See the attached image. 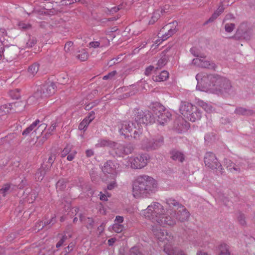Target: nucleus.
Wrapping results in <instances>:
<instances>
[{"label":"nucleus","instance_id":"1","mask_svg":"<svg viewBox=\"0 0 255 255\" xmlns=\"http://www.w3.org/2000/svg\"><path fill=\"white\" fill-rule=\"evenodd\" d=\"M196 89L201 91H210L216 94L233 95L234 88L227 78L217 75H208L200 73L196 75Z\"/></svg>","mask_w":255,"mask_h":255},{"label":"nucleus","instance_id":"2","mask_svg":"<svg viewBox=\"0 0 255 255\" xmlns=\"http://www.w3.org/2000/svg\"><path fill=\"white\" fill-rule=\"evenodd\" d=\"M165 212L163 206L158 202H153L146 209L142 210L141 214L160 226L173 227L174 220L169 217L167 212L166 214Z\"/></svg>","mask_w":255,"mask_h":255},{"label":"nucleus","instance_id":"3","mask_svg":"<svg viewBox=\"0 0 255 255\" xmlns=\"http://www.w3.org/2000/svg\"><path fill=\"white\" fill-rule=\"evenodd\" d=\"M157 189L156 181L148 175L138 176L132 184V194L136 198L146 197L154 193Z\"/></svg>","mask_w":255,"mask_h":255},{"label":"nucleus","instance_id":"4","mask_svg":"<svg viewBox=\"0 0 255 255\" xmlns=\"http://www.w3.org/2000/svg\"><path fill=\"white\" fill-rule=\"evenodd\" d=\"M152 231L157 240L164 243L163 251L166 255H187L182 250L172 247L173 236L166 230L162 229L157 225H155L152 226Z\"/></svg>","mask_w":255,"mask_h":255},{"label":"nucleus","instance_id":"5","mask_svg":"<svg viewBox=\"0 0 255 255\" xmlns=\"http://www.w3.org/2000/svg\"><path fill=\"white\" fill-rule=\"evenodd\" d=\"M165 202L167 205L166 209L169 217L175 221L174 226L177 221L184 222L188 220L190 213L186 208L178 201L172 198L166 199Z\"/></svg>","mask_w":255,"mask_h":255},{"label":"nucleus","instance_id":"6","mask_svg":"<svg viewBox=\"0 0 255 255\" xmlns=\"http://www.w3.org/2000/svg\"><path fill=\"white\" fill-rule=\"evenodd\" d=\"M180 112L186 119L194 122L201 118V111L195 106L187 102H182Z\"/></svg>","mask_w":255,"mask_h":255},{"label":"nucleus","instance_id":"7","mask_svg":"<svg viewBox=\"0 0 255 255\" xmlns=\"http://www.w3.org/2000/svg\"><path fill=\"white\" fill-rule=\"evenodd\" d=\"M134 121L136 123L138 129L140 128L141 125L153 123L155 121V118L152 113L149 111L143 112L142 110L136 109L134 110Z\"/></svg>","mask_w":255,"mask_h":255},{"label":"nucleus","instance_id":"8","mask_svg":"<svg viewBox=\"0 0 255 255\" xmlns=\"http://www.w3.org/2000/svg\"><path fill=\"white\" fill-rule=\"evenodd\" d=\"M118 128L119 132L121 134L128 136L129 133H131V131L134 129L133 137L134 138H137L139 133H141L140 129L137 126L136 123L133 121H124L118 125Z\"/></svg>","mask_w":255,"mask_h":255},{"label":"nucleus","instance_id":"9","mask_svg":"<svg viewBox=\"0 0 255 255\" xmlns=\"http://www.w3.org/2000/svg\"><path fill=\"white\" fill-rule=\"evenodd\" d=\"M149 157L146 153L139 154L128 157L127 166H130L134 169H141L145 167L148 162Z\"/></svg>","mask_w":255,"mask_h":255},{"label":"nucleus","instance_id":"10","mask_svg":"<svg viewBox=\"0 0 255 255\" xmlns=\"http://www.w3.org/2000/svg\"><path fill=\"white\" fill-rule=\"evenodd\" d=\"M163 143V137L156 135L143 139L142 140L141 146L143 149L147 150H153L160 147Z\"/></svg>","mask_w":255,"mask_h":255},{"label":"nucleus","instance_id":"11","mask_svg":"<svg viewBox=\"0 0 255 255\" xmlns=\"http://www.w3.org/2000/svg\"><path fill=\"white\" fill-rule=\"evenodd\" d=\"M204 162L208 168L216 169L221 174L223 170L222 165L218 161L215 154L212 152H207L204 156Z\"/></svg>","mask_w":255,"mask_h":255},{"label":"nucleus","instance_id":"12","mask_svg":"<svg viewBox=\"0 0 255 255\" xmlns=\"http://www.w3.org/2000/svg\"><path fill=\"white\" fill-rule=\"evenodd\" d=\"M119 168V165L116 161L110 160L104 163L102 170L105 174H112L115 177L118 174Z\"/></svg>","mask_w":255,"mask_h":255},{"label":"nucleus","instance_id":"13","mask_svg":"<svg viewBox=\"0 0 255 255\" xmlns=\"http://www.w3.org/2000/svg\"><path fill=\"white\" fill-rule=\"evenodd\" d=\"M252 32L247 23H242L238 28L235 37L238 39H244L246 40L251 38Z\"/></svg>","mask_w":255,"mask_h":255},{"label":"nucleus","instance_id":"14","mask_svg":"<svg viewBox=\"0 0 255 255\" xmlns=\"http://www.w3.org/2000/svg\"><path fill=\"white\" fill-rule=\"evenodd\" d=\"M206 56L204 58H196L192 60V63L200 67L207 68L209 69L215 70L217 66L212 61L205 59Z\"/></svg>","mask_w":255,"mask_h":255},{"label":"nucleus","instance_id":"15","mask_svg":"<svg viewBox=\"0 0 255 255\" xmlns=\"http://www.w3.org/2000/svg\"><path fill=\"white\" fill-rule=\"evenodd\" d=\"M37 91H41V98L50 96L55 93L54 84L53 83H51L40 86Z\"/></svg>","mask_w":255,"mask_h":255},{"label":"nucleus","instance_id":"16","mask_svg":"<svg viewBox=\"0 0 255 255\" xmlns=\"http://www.w3.org/2000/svg\"><path fill=\"white\" fill-rule=\"evenodd\" d=\"M155 115L157 122L161 125H164L169 121L171 117V114L166 110L163 111L159 110L158 112L155 113Z\"/></svg>","mask_w":255,"mask_h":255},{"label":"nucleus","instance_id":"17","mask_svg":"<svg viewBox=\"0 0 255 255\" xmlns=\"http://www.w3.org/2000/svg\"><path fill=\"white\" fill-rule=\"evenodd\" d=\"M115 150L116 153L119 156H122L123 154H128L132 152L133 149L130 146H127L115 142L114 147H112Z\"/></svg>","mask_w":255,"mask_h":255},{"label":"nucleus","instance_id":"18","mask_svg":"<svg viewBox=\"0 0 255 255\" xmlns=\"http://www.w3.org/2000/svg\"><path fill=\"white\" fill-rule=\"evenodd\" d=\"M37 196V193L35 190H32L31 189L27 188L24 192L23 199L29 203H32L35 200Z\"/></svg>","mask_w":255,"mask_h":255},{"label":"nucleus","instance_id":"19","mask_svg":"<svg viewBox=\"0 0 255 255\" xmlns=\"http://www.w3.org/2000/svg\"><path fill=\"white\" fill-rule=\"evenodd\" d=\"M225 163L227 165V168L231 172L233 173H239L241 171V168H243L242 164H236L232 162L230 160L226 159Z\"/></svg>","mask_w":255,"mask_h":255},{"label":"nucleus","instance_id":"20","mask_svg":"<svg viewBox=\"0 0 255 255\" xmlns=\"http://www.w3.org/2000/svg\"><path fill=\"white\" fill-rule=\"evenodd\" d=\"M189 242L192 245L195 247L204 248L207 244L206 241H205L201 237L198 236L190 238Z\"/></svg>","mask_w":255,"mask_h":255},{"label":"nucleus","instance_id":"21","mask_svg":"<svg viewBox=\"0 0 255 255\" xmlns=\"http://www.w3.org/2000/svg\"><path fill=\"white\" fill-rule=\"evenodd\" d=\"M95 113L91 111L88 116V117L85 118L82 122L79 125V129L80 130H85L89 124L94 120L95 118Z\"/></svg>","mask_w":255,"mask_h":255},{"label":"nucleus","instance_id":"22","mask_svg":"<svg viewBox=\"0 0 255 255\" xmlns=\"http://www.w3.org/2000/svg\"><path fill=\"white\" fill-rule=\"evenodd\" d=\"M115 142L110 140L107 138H101L98 140L97 143L95 144L97 148L109 147L110 148L114 147Z\"/></svg>","mask_w":255,"mask_h":255},{"label":"nucleus","instance_id":"23","mask_svg":"<svg viewBox=\"0 0 255 255\" xmlns=\"http://www.w3.org/2000/svg\"><path fill=\"white\" fill-rule=\"evenodd\" d=\"M170 154L171 157L173 160L182 162L185 159L184 154L180 151L173 150L171 151Z\"/></svg>","mask_w":255,"mask_h":255},{"label":"nucleus","instance_id":"24","mask_svg":"<svg viewBox=\"0 0 255 255\" xmlns=\"http://www.w3.org/2000/svg\"><path fill=\"white\" fill-rule=\"evenodd\" d=\"M72 237V234L70 232L65 231L63 234L60 235V240L56 245V248H59L63 245L64 243Z\"/></svg>","mask_w":255,"mask_h":255},{"label":"nucleus","instance_id":"25","mask_svg":"<svg viewBox=\"0 0 255 255\" xmlns=\"http://www.w3.org/2000/svg\"><path fill=\"white\" fill-rule=\"evenodd\" d=\"M76 58L81 61H85L87 60L89 57V53L87 50L82 49L78 50L76 54Z\"/></svg>","mask_w":255,"mask_h":255},{"label":"nucleus","instance_id":"26","mask_svg":"<svg viewBox=\"0 0 255 255\" xmlns=\"http://www.w3.org/2000/svg\"><path fill=\"white\" fill-rule=\"evenodd\" d=\"M169 77V73L165 70L162 71L158 75L153 76L152 79L154 81L162 82L166 81Z\"/></svg>","mask_w":255,"mask_h":255},{"label":"nucleus","instance_id":"27","mask_svg":"<svg viewBox=\"0 0 255 255\" xmlns=\"http://www.w3.org/2000/svg\"><path fill=\"white\" fill-rule=\"evenodd\" d=\"M41 91H36L32 96L30 97L27 101V103L28 104H34L37 103V102L38 101V100L41 98Z\"/></svg>","mask_w":255,"mask_h":255},{"label":"nucleus","instance_id":"28","mask_svg":"<svg viewBox=\"0 0 255 255\" xmlns=\"http://www.w3.org/2000/svg\"><path fill=\"white\" fill-rule=\"evenodd\" d=\"M235 113L238 115L250 116L254 114V112L250 109H246L244 108L239 107L235 110Z\"/></svg>","mask_w":255,"mask_h":255},{"label":"nucleus","instance_id":"29","mask_svg":"<svg viewBox=\"0 0 255 255\" xmlns=\"http://www.w3.org/2000/svg\"><path fill=\"white\" fill-rule=\"evenodd\" d=\"M46 166L42 165L37 170L35 173V178L37 180L41 181L44 178L46 172Z\"/></svg>","mask_w":255,"mask_h":255},{"label":"nucleus","instance_id":"30","mask_svg":"<svg viewBox=\"0 0 255 255\" xmlns=\"http://www.w3.org/2000/svg\"><path fill=\"white\" fill-rule=\"evenodd\" d=\"M39 64L37 63H34L29 66L28 68V73L30 76L35 75L39 70Z\"/></svg>","mask_w":255,"mask_h":255},{"label":"nucleus","instance_id":"31","mask_svg":"<svg viewBox=\"0 0 255 255\" xmlns=\"http://www.w3.org/2000/svg\"><path fill=\"white\" fill-rule=\"evenodd\" d=\"M224 7L222 4H221L217 10L213 14L212 16L208 19L207 22H212L215 19L217 18L218 16H219L224 10Z\"/></svg>","mask_w":255,"mask_h":255},{"label":"nucleus","instance_id":"32","mask_svg":"<svg viewBox=\"0 0 255 255\" xmlns=\"http://www.w3.org/2000/svg\"><path fill=\"white\" fill-rule=\"evenodd\" d=\"M40 121L36 120L32 124H31L28 128L25 129L22 132V135L26 136L32 130H33L39 124Z\"/></svg>","mask_w":255,"mask_h":255},{"label":"nucleus","instance_id":"33","mask_svg":"<svg viewBox=\"0 0 255 255\" xmlns=\"http://www.w3.org/2000/svg\"><path fill=\"white\" fill-rule=\"evenodd\" d=\"M161 32V30L158 34V37H161L162 39V41H164L169 37L171 36L176 32V29L175 28H170L168 30V32H166L164 34H162Z\"/></svg>","mask_w":255,"mask_h":255},{"label":"nucleus","instance_id":"34","mask_svg":"<svg viewBox=\"0 0 255 255\" xmlns=\"http://www.w3.org/2000/svg\"><path fill=\"white\" fill-rule=\"evenodd\" d=\"M80 220L81 222H84L86 224L88 229H91L93 228L94 224V221L92 218H85L83 215L80 216Z\"/></svg>","mask_w":255,"mask_h":255},{"label":"nucleus","instance_id":"35","mask_svg":"<svg viewBox=\"0 0 255 255\" xmlns=\"http://www.w3.org/2000/svg\"><path fill=\"white\" fill-rule=\"evenodd\" d=\"M219 255H231L229 251L228 247L226 244H221L219 247Z\"/></svg>","mask_w":255,"mask_h":255},{"label":"nucleus","instance_id":"36","mask_svg":"<svg viewBox=\"0 0 255 255\" xmlns=\"http://www.w3.org/2000/svg\"><path fill=\"white\" fill-rule=\"evenodd\" d=\"M163 9L157 10L153 12L151 19L149 21L150 24H153L160 16V13H162Z\"/></svg>","mask_w":255,"mask_h":255},{"label":"nucleus","instance_id":"37","mask_svg":"<svg viewBox=\"0 0 255 255\" xmlns=\"http://www.w3.org/2000/svg\"><path fill=\"white\" fill-rule=\"evenodd\" d=\"M198 105L200 107H201L203 109H204L206 112L210 113L212 112L213 107L212 106L208 104L203 101H199Z\"/></svg>","mask_w":255,"mask_h":255},{"label":"nucleus","instance_id":"38","mask_svg":"<svg viewBox=\"0 0 255 255\" xmlns=\"http://www.w3.org/2000/svg\"><path fill=\"white\" fill-rule=\"evenodd\" d=\"M36 42L37 40L35 37L29 36V38L25 44V47L26 48H31L36 43Z\"/></svg>","mask_w":255,"mask_h":255},{"label":"nucleus","instance_id":"39","mask_svg":"<svg viewBox=\"0 0 255 255\" xmlns=\"http://www.w3.org/2000/svg\"><path fill=\"white\" fill-rule=\"evenodd\" d=\"M113 231L117 233H121L125 229L123 225L118 223H115L112 226Z\"/></svg>","mask_w":255,"mask_h":255},{"label":"nucleus","instance_id":"40","mask_svg":"<svg viewBox=\"0 0 255 255\" xmlns=\"http://www.w3.org/2000/svg\"><path fill=\"white\" fill-rule=\"evenodd\" d=\"M17 26L20 29L26 30L31 28V25L29 23H25L23 21H20L17 24Z\"/></svg>","mask_w":255,"mask_h":255},{"label":"nucleus","instance_id":"41","mask_svg":"<svg viewBox=\"0 0 255 255\" xmlns=\"http://www.w3.org/2000/svg\"><path fill=\"white\" fill-rule=\"evenodd\" d=\"M167 62V57L166 56L164 55L162 56L158 61L157 65V68H160L164 66Z\"/></svg>","mask_w":255,"mask_h":255},{"label":"nucleus","instance_id":"42","mask_svg":"<svg viewBox=\"0 0 255 255\" xmlns=\"http://www.w3.org/2000/svg\"><path fill=\"white\" fill-rule=\"evenodd\" d=\"M72 146L70 145H67L63 149L61 152V156L62 157L66 156L69 154L71 151Z\"/></svg>","mask_w":255,"mask_h":255},{"label":"nucleus","instance_id":"43","mask_svg":"<svg viewBox=\"0 0 255 255\" xmlns=\"http://www.w3.org/2000/svg\"><path fill=\"white\" fill-rule=\"evenodd\" d=\"M56 189L63 190L66 187V183L63 179L59 180L56 183Z\"/></svg>","mask_w":255,"mask_h":255},{"label":"nucleus","instance_id":"44","mask_svg":"<svg viewBox=\"0 0 255 255\" xmlns=\"http://www.w3.org/2000/svg\"><path fill=\"white\" fill-rule=\"evenodd\" d=\"M130 255H143L137 247H133L130 250Z\"/></svg>","mask_w":255,"mask_h":255},{"label":"nucleus","instance_id":"45","mask_svg":"<svg viewBox=\"0 0 255 255\" xmlns=\"http://www.w3.org/2000/svg\"><path fill=\"white\" fill-rule=\"evenodd\" d=\"M10 189V185L8 184H5L0 189V194H2L4 196Z\"/></svg>","mask_w":255,"mask_h":255},{"label":"nucleus","instance_id":"46","mask_svg":"<svg viewBox=\"0 0 255 255\" xmlns=\"http://www.w3.org/2000/svg\"><path fill=\"white\" fill-rule=\"evenodd\" d=\"M116 74H117L116 71H113L109 73L107 75H105L103 77V79L104 80H112L113 79V78L114 77V76L116 75Z\"/></svg>","mask_w":255,"mask_h":255},{"label":"nucleus","instance_id":"47","mask_svg":"<svg viewBox=\"0 0 255 255\" xmlns=\"http://www.w3.org/2000/svg\"><path fill=\"white\" fill-rule=\"evenodd\" d=\"M235 25L234 23H226L225 25V29L226 32H231L235 28Z\"/></svg>","mask_w":255,"mask_h":255},{"label":"nucleus","instance_id":"48","mask_svg":"<svg viewBox=\"0 0 255 255\" xmlns=\"http://www.w3.org/2000/svg\"><path fill=\"white\" fill-rule=\"evenodd\" d=\"M51 135L50 134V131H47L45 135L39 139L38 141V143L39 144H42Z\"/></svg>","mask_w":255,"mask_h":255},{"label":"nucleus","instance_id":"49","mask_svg":"<svg viewBox=\"0 0 255 255\" xmlns=\"http://www.w3.org/2000/svg\"><path fill=\"white\" fill-rule=\"evenodd\" d=\"M196 48L195 47H192L190 49V52L191 53L195 56H196L197 58H204L205 57V55L204 54H201V53H200V54H198L196 52Z\"/></svg>","mask_w":255,"mask_h":255},{"label":"nucleus","instance_id":"50","mask_svg":"<svg viewBox=\"0 0 255 255\" xmlns=\"http://www.w3.org/2000/svg\"><path fill=\"white\" fill-rule=\"evenodd\" d=\"M73 43L71 41L67 42L64 46V50L65 52H70L73 47Z\"/></svg>","mask_w":255,"mask_h":255},{"label":"nucleus","instance_id":"51","mask_svg":"<svg viewBox=\"0 0 255 255\" xmlns=\"http://www.w3.org/2000/svg\"><path fill=\"white\" fill-rule=\"evenodd\" d=\"M57 126V122L56 121H53L51 123V126L47 129V131H50V134H52V131L55 129Z\"/></svg>","mask_w":255,"mask_h":255},{"label":"nucleus","instance_id":"52","mask_svg":"<svg viewBox=\"0 0 255 255\" xmlns=\"http://www.w3.org/2000/svg\"><path fill=\"white\" fill-rule=\"evenodd\" d=\"M74 247V244L73 243H71L69 244L68 247L65 248V253L63 255H68V252H71L73 250Z\"/></svg>","mask_w":255,"mask_h":255},{"label":"nucleus","instance_id":"53","mask_svg":"<svg viewBox=\"0 0 255 255\" xmlns=\"http://www.w3.org/2000/svg\"><path fill=\"white\" fill-rule=\"evenodd\" d=\"M44 225H45V223H44ZM44 227V223L43 221H40L39 223H37L35 226L34 230L35 231H39L41 230Z\"/></svg>","mask_w":255,"mask_h":255},{"label":"nucleus","instance_id":"54","mask_svg":"<svg viewBox=\"0 0 255 255\" xmlns=\"http://www.w3.org/2000/svg\"><path fill=\"white\" fill-rule=\"evenodd\" d=\"M238 219L241 225H244L246 224L245 217L244 215L240 214L238 217Z\"/></svg>","mask_w":255,"mask_h":255},{"label":"nucleus","instance_id":"55","mask_svg":"<svg viewBox=\"0 0 255 255\" xmlns=\"http://www.w3.org/2000/svg\"><path fill=\"white\" fill-rule=\"evenodd\" d=\"M76 154V151H74L72 152L71 153H69L67 155V159L68 161H72L75 157V155Z\"/></svg>","mask_w":255,"mask_h":255},{"label":"nucleus","instance_id":"56","mask_svg":"<svg viewBox=\"0 0 255 255\" xmlns=\"http://www.w3.org/2000/svg\"><path fill=\"white\" fill-rule=\"evenodd\" d=\"M6 36V32L3 28H0V40L1 41L2 38L4 39V36Z\"/></svg>","mask_w":255,"mask_h":255},{"label":"nucleus","instance_id":"57","mask_svg":"<svg viewBox=\"0 0 255 255\" xmlns=\"http://www.w3.org/2000/svg\"><path fill=\"white\" fill-rule=\"evenodd\" d=\"M154 67L152 66H149L147 67L145 71V74L147 76L151 74V71L153 70Z\"/></svg>","mask_w":255,"mask_h":255},{"label":"nucleus","instance_id":"58","mask_svg":"<svg viewBox=\"0 0 255 255\" xmlns=\"http://www.w3.org/2000/svg\"><path fill=\"white\" fill-rule=\"evenodd\" d=\"M116 186V182L115 180L113 181L110 184H109L107 186V189L108 190H112L114 189Z\"/></svg>","mask_w":255,"mask_h":255},{"label":"nucleus","instance_id":"59","mask_svg":"<svg viewBox=\"0 0 255 255\" xmlns=\"http://www.w3.org/2000/svg\"><path fill=\"white\" fill-rule=\"evenodd\" d=\"M115 222H116V223L121 224V223H122L124 222L123 217L120 216H117L116 217Z\"/></svg>","mask_w":255,"mask_h":255},{"label":"nucleus","instance_id":"60","mask_svg":"<svg viewBox=\"0 0 255 255\" xmlns=\"http://www.w3.org/2000/svg\"><path fill=\"white\" fill-rule=\"evenodd\" d=\"M67 76L66 74L60 75L59 77L58 80L60 82H61L62 84H64L65 81V80L67 79Z\"/></svg>","mask_w":255,"mask_h":255},{"label":"nucleus","instance_id":"61","mask_svg":"<svg viewBox=\"0 0 255 255\" xmlns=\"http://www.w3.org/2000/svg\"><path fill=\"white\" fill-rule=\"evenodd\" d=\"M100 43L98 41H93L89 43V46L91 47L96 48L99 46Z\"/></svg>","mask_w":255,"mask_h":255},{"label":"nucleus","instance_id":"62","mask_svg":"<svg viewBox=\"0 0 255 255\" xmlns=\"http://www.w3.org/2000/svg\"><path fill=\"white\" fill-rule=\"evenodd\" d=\"M5 109V107L4 106L0 107V117L5 115L6 113L8 112V110L5 111L4 110Z\"/></svg>","mask_w":255,"mask_h":255},{"label":"nucleus","instance_id":"63","mask_svg":"<svg viewBox=\"0 0 255 255\" xmlns=\"http://www.w3.org/2000/svg\"><path fill=\"white\" fill-rule=\"evenodd\" d=\"M99 196L101 200L107 201L108 200L107 196L105 194H103L102 192H100Z\"/></svg>","mask_w":255,"mask_h":255},{"label":"nucleus","instance_id":"64","mask_svg":"<svg viewBox=\"0 0 255 255\" xmlns=\"http://www.w3.org/2000/svg\"><path fill=\"white\" fill-rule=\"evenodd\" d=\"M196 255H210L207 252L202 250H198L196 253Z\"/></svg>","mask_w":255,"mask_h":255}]
</instances>
